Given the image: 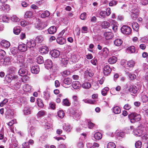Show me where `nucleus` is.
Instances as JSON below:
<instances>
[{
  "instance_id": "obj_32",
  "label": "nucleus",
  "mask_w": 148,
  "mask_h": 148,
  "mask_svg": "<svg viewBox=\"0 0 148 148\" xmlns=\"http://www.w3.org/2000/svg\"><path fill=\"white\" fill-rule=\"evenodd\" d=\"M125 71L126 72V73L128 75L129 77L131 79H134L136 78V75L134 74L130 73L127 71V70H125Z\"/></svg>"
},
{
  "instance_id": "obj_33",
  "label": "nucleus",
  "mask_w": 148,
  "mask_h": 148,
  "mask_svg": "<svg viewBox=\"0 0 148 148\" xmlns=\"http://www.w3.org/2000/svg\"><path fill=\"white\" fill-rule=\"evenodd\" d=\"M113 111L115 114H119L121 112V110L120 108L118 106H115L113 109Z\"/></svg>"
},
{
  "instance_id": "obj_3",
  "label": "nucleus",
  "mask_w": 148,
  "mask_h": 148,
  "mask_svg": "<svg viewBox=\"0 0 148 148\" xmlns=\"http://www.w3.org/2000/svg\"><path fill=\"white\" fill-rule=\"evenodd\" d=\"M121 30L122 33L127 35L131 33V29L129 27L126 25H124L121 28Z\"/></svg>"
},
{
  "instance_id": "obj_1",
  "label": "nucleus",
  "mask_w": 148,
  "mask_h": 148,
  "mask_svg": "<svg viewBox=\"0 0 148 148\" xmlns=\"http://www.w3.org/2000/svg\"><path fill=\"white\" fill-rule=\"evenodd\" d=\"M25 61L24 58L23 56L18 55L17 56L16 59L14 60V62L20 67H26L27 64Z\"/></svg>"
},
{
  "instance_id": "obj_52",
  "label": "nucleus",
  "mask_w": 148,
  "mask_h": 148,
  "mask_svg": "<svg viewBox=\"0 0 148 148\" xmlns=\"http://www.w3.org/2000/svg\"><path fill=\"white\" fill-rule=\"evenodd\" d=\"M70 73V72L69 70H67L64 71L62 73V75L64 77H66L68 75H69Z\"/></svg>"
},
{
  "instance_id": "obj_42",
  "label": "nucleus",
  "mask_w": 148,
  "mask_h": 148,
  "mask_svg": "<svg viewBox=\"0 0 148 148\" xmlns=\"http://www.w3.org/2000/svg\"><path fill=\"white\" fill-rule=\"evenodd\" d=\"M36 62L39 64H42L44 62L43 57L41 56L38 57L36 58Z\"/></svg>"
},
{
  "instance_id": "obj_22",
  "label": "nucleus",
  "mask_w": 148,
  "mask_h": 148,
  "mask_svg": "<svg viewBox=\"0 0 148 148\" xmlns=\"http://www.w3.org/2000/svg\"><path fill=\"white\" fill-rule=\"evenodd\" d=\"M49 50L48 48L46 47H42L40 49V51L42 53H47Z\"/></svg>"
},
{
  "instance_id": "obj_8",
  "label": "nucleus",
  "mask_w": 148,
  "mask_h": 148,
  "mask_svg": "<svg viewBox=\"0 0 148 148\" xmlns=\"http://www.w3.org/2000/svg\"><path fill=\"white\" fill-rule=\"evenodd\" d=\"M111 71V69L109 65L105 66L103 68V73L105 75H108L110 73Z\"/></svg>"
},
{
  "instance_id": "obj_40",
  "label": "nucleus",
  "mask_w": 148,
  "mask_h": 148,
  "mask_svg": "<svg viewBox=\"0 0 148 148\" xmlns=\"http://www.w3.org/2000/svg\"><path fill=\"white\" fill-rule=\"evenodd\" d=\"M32 16V13L30 11H27L24 15L25 18H28L31 17Z\"/></svg>"
},
{
  "instance_id": "obj_38",
  "label": "nucleus",
  "mask_w": 148,
  "mask_h": 148,
  "mask_svg": "<svg viewBox=\"0 0 148 148\" xmlns=\"http://www.w3.org/2000/svg\"><path fill=\"white\" fill-rule=\"evenodd\" d=\"M5 79L8 83H10L12 80V75H6Z\"/></svg>"
},
{
  "instance_id": "obj_24",
  "label": "nucleus",
  "mask_w": 148,
  "mask_h": 148,
  "mask_svg": "<svg viewBox=\"0 0 148 148\" xmlns=\"http://www.w3.org/2000/svg\"><path fill=\"white\" fill-rule=\"evenodd\" d=\"M117 60L116 57L112 56L108 59V62L110 64H113L116 62Z\"/></svg>"
},
{
  "instance_id": "obj_16",
  "label": "nucleus",
  "mask_w": 148,
  "mask_h": 148,
  "mask_svg": "<svg viewBox=\"0 0 148 148\" xmlns=\"http://www.w3.org/2000/svg\"><path fill=\"white\" fill-rule=\"evenodd\" d=\"M45 65L48 69L51 68L52 66V61L50 59H47L45 62Z\"/></svg>"
},
{
  "instance_id": "obj_58",
  "label": "nucleus",
  "mask_w": 148,
  "mask_h": 148,
  "mask_svg": "<svg viewBox=\"0 0 148 148\" xmlns=\"http://www.w3.org/2000/svg\"><path fill=\"white\" fill-rule=\"evenodd\" d=\"M117 1L115 0H112L109 3L110 6H113L117 4Z\"/></svg>"
},
{
  "instance_id": "obj_61",
  "label": "nucleus",
  "mask_w": 148,
  "mask_h": 148,
  "mask_svg": "<svg viewBox=\"0 0 148 148\" xmlns=\"http://www.w3.org/2000/svg\"><path fill=\"white\" fill-rule=\"evenodd\" d=\"M22 76L23 77L22 78V79L23 82H25L28 80L29 77L27 75H23Z\"/></svg>"
},
{
  "instance_id": "obj_44",
  "label": "nucleus",
  "mask_w": 148,
  "mask_h": 148,
  "mask_svg": "<svg viewBox=\"0 0 148 148\" xmlns=\"http://www.w3.org/2000/svg\"><path fill=\"white\" fill-rule=\"evenodd\" d=\"M50 15L49 12L48 11H45L44 13L41 14V17L42 18H44L46 17H47Z\"/></svg>"
},
{
  "instance_id": "obj_43",
  "label": "nucleus",
  "mask_w": 148,
  "mask_h": 148,
  "mask_svg": "<svg viewBox=\"0 0 148 148\" xmlns=\"http://www.w3.org/2000/svg\"><path fill=\"white\" fill-rule=\"evenodd\" d=\"M8 71L10 73H14L16 71V68L13 66H10L8 69Z\"/></svg>"
},
{
  "instance_id": "obj_64",
  "label": "nucleus",
  "mask_w": 148,
  "mask_h": 148,
  "mask_svg": "<svg viewBox=\"0 0 148 148\" xmlns=\"http://www.w3.org/2000/svg\"><path fill=\"white\" fill-rule=\"evenodd\" d=\"M36 40H38V42H41L43 40V38L42 36H38L36 38Z\"/></svg>"
},
{
  "instance_id": "obj_62",
  "label": "nucleus",
  "mask_w": 148,
  "mask_h": 148,
  "mask_svg": "<svg viewBox=\"0 0 148 148\" xmlns=\"http://www.w3.org/2000/svg\"><path fill=\"white\" fill-rule=\"evenodd\" d=\"M20 32L21 30L19 29H16L15 28L14 29L13 32L15 34H18L20 33Z\"/></svg>"
},
{
  "instance_id": "obj_26",
  "label": "nucleus",
  "mask_w": 148,
  "mask_h": 148,
  "mask_svg": "<svg viewBox=\"0 0 148 148\" xmlns=\"http://www.w3.org/2000/svg\"><path fill=\"white\" fill-rule=\"evenodd\" d=\"M69 58L67 57L62 56L61 60V63L64 65H66L68 63Z\"/></svg>"
},
{
  "instance_id": "obj_54",
  "label": "nucleus",
  "mask_w": 148,
  "mask_h": 148,
  "mask_svg": "<svg viewBox=\"0 0 148 148\" xmlns=\"http://www.w3.org/2000/svg\"><path fill=\"white\" fill-rule=\"evenodd\" d=\"M142 146V143L141 141L138 140L135 143V146L136 148H140Z\"/></svg>"
},
{
  "instance_id": "obj_60",
  "label": "nucleus",
  "mask_w": 148,
  "mask_h": 148,
  "mask_svg": "<svg viewBox=\"0 0 148 148\" xmlns=\"http://www.w3.org/2000/svg\"><path fill=\"white\" fill-rule=\"evenodd\" d=\"M106 16H108L110 15L111 13V11L110 8H107L106 10Z\"/></svg>"
},
{
  "instance_id": "obj_59",
  "label": "nucleus",
  "mask_w": 148,
  "mask_h": 148,
  "mask_svg": "<svg viewBox=\"0 0 148 148\" xmlns=\"http://www.w3.org/2000/svg\"><path fill=\"white\" fill-rule=\"evenodd\" d=\"M22 148H29L30 147L29 143L28 142H25L22 144Z\"/></svg>"
},
{
  "instance_id": "obj_63",
  "label": "nucleus",
  "mask_w": 148,
  "mask_h": 148,
  "mask_svg": "<svg viewBox=\"0 0 148 148\" xmlns=\"http://www.w3.org/2000/svg\"><path fill=\"white\" fill-rule=\"evenodd\" d=\"M86 13H83L81 14L80 18L82 20H84L86 18Z\"/></svg>"
},
{
  "instance_id": "obj_15",
  "label": "nucleus",
  "mask_w": 148,
  "mask_h": 148,
  "mask_svg": "<svg viewBox=\"0 0 148 148\" xmlns=\"http://www.w3.org/2000/svg\"><path fill=\"white\" fill-rule=\"evenodd\" d=\"M1 10L5 12H8L10 10L9 6L6 4H4L1 6Z\"/></svg>"
},
{
  "instance_id": "obj_20",
  "label": "nucleus",
  "mask_w": 148,
  "mask_h": 148,
  "mask_svg": "<svg viewBox=\"0 0 148 148\" xmlns=\"http://www.w3.org/2000/svg\"><path fill=\"white\" fill-rule=\"evenodd\" d=\"M3 62V64L4 65H7L10 64V58L6 57H5L4 60H2L1 62Z\"/></svg>"
},
{
  "instance_id": "obj_29",
  "label": "nucleus",
  "mask_w": 148,
  "mask_h": 148,
  "mask_svg": "<svg viewBox=\"0 0 148 148\" xmlns=\"http://www.w3.org/2000/svg\"><path fill=\"white\" fill-rule=\"evenodd\" d=\"M80 85L79 82L78 81L74 82L72 83V86L75 89H77L80 87Z\"/></svg>"
},
{
  "instance_id": "obj_35",
  "label": "nucleus",
  "mask_w": 148,
  "mask_h": 148,
  "mask_svg": "<svg viewBox=\"0 0 148 148\" xmlns=\"http://www.w3.org/2000/svg\"><path fill=\"white\" fill-rule=\"evenodd\" d=\"M63 128L64 130L67 132H70L71 130L70 126L68 124H66L63 125Z\"/></svg>"
},
{
  "instance_id": "obj_41",
  "label": "nucleus",
  "mask_w": 148,
  "mask_h": 148,
  "mask_svg": "<svg viewBox=\"0 0 148 148\" xmlns=\"http://www.w3.org/2000/svg\"><path fill=\"white\" fill-rule=\"evenodd\" d=\"M140 98L143 102L148 101V97L145 95L142 94L141 95Z\"/></svg>"
},
{
  "instance_id": "obj_56",
  "label": "nucleus",
  "mask_w": 148,
  "mask_h": 148,
  "mask_svg": "<svg viewBox=\"0 0 148 148\" xmlns=\"http://www.w3.org/2000/svg\"><path fill=\"white\" fill-rule=\"evenodd\" d=\"M99 15L101 18H104L106 16V11H101L99 13Z\"/></svg>"
},
{
  "instance_id": "obj_55",
  "label": "nucleus",
  "mask_w": 148,
  "mask_h": 148,
  "mask_svg": "<svg viewBox=\"0 0 148 148\" xmlns=\"http://www.w3.org/2000/svg\"><path fill=\"white\" fill-rule=\"evenodd\" d=\"M127 49L129 50L131 53H133L136 52L135 48L134 46H131L128 47Z\"/></svg>"
},
{
  "instance_id": "obj_14",
  "label": "nucleus",
  "mask_w": 148,
  "mask_h": 148,
  "mask_svg": "<svg viewBox=\"0 0 148 148\" xmlns=\"http://www.w3.org/2000/svg\"><path fill=\"white\" fill-rule=\"evenodd\" d=\"M27 45L22 44L19 45L18 46V49L21 51L24 52L27 50Z\"/></svg>"
},
{
  "instance_id": "obj_12",
  "label": "nucleus",
  "mask_w": 148,
  "mask_h": 148,
  "mask_svg": "<svg viewBox=\"0 0 148 148\" xmlns=\"http://www.w3.org/2000/svg\"><path fill=\"white\" fill-rule=\"evenodd\" d=\"M31 70L32 73L36 74L39 72L40 69L38 66H35L32 67Z\"/></svg>"
},
{
  "instance_id": "obj_46",
  "label": "nucleus",
  "mask_w": 148,
  "mask_h": 148,
  "mask_svg": "<svg viewBox=\"0 0 148 148\" xmlns=\"http://www.w3.org/2000/svg\"><path fill=\"white\" fill-rule=\"evenodd\" d=\"M109 90V88L108 87H106L104 88L101 90V94L103 96L106 95L107 92Z\"/></svg>"
},
{
  "instance_id": "obj_28",
  "label": "nucleus",
  "mask_w": 148,
  "mask_h": 148,
  "mask_svg": "<svg viewBox=\"0 0 148 148\" xmlns=\"http://www.w3.org/2000/svg\"><path fill=\"white\" fill-rule=\"evenodd\" d=\"M83 88L85 89H89L91 87V84L88 82H85L82 85Z\"/></svg>"
},
{
  "instance_id": "obj_53",
  "label": "nucleus",
  "mask_w": 148,
  "mask_h": 148,
  "mask_svg": "<svg viewBox=\"0 0 148 148\" xmlns=\"http://www.w3.org/2000/svg\"><path fill=\"white\" fill-rule=\"evenodd\" d=\"M21 86V84L20 83L18 82L14 84L13 86V88L14 89L17 90L20 88Z\"/></svg>"
},
{
  "instance_id": "obj_23",
  "label": "nucleus",
  "mask_w": 148,
  "mask_h": 148,
  "mask_svg": "<svg viewBox=\"0 0 148 148\" xmlns=\"http://www.w3.org/2000/svg\"><path fill=\"white\" fill-rule=\"evenodd\" d=\"M123 43L122 40L121 39H117L114 41L115 45L116 46H120Z\"/></svg>"
},
{
  "instance_id": "obj_25",
  "label": "nucleus",
  "mask_w": 148,
  "mask_h": 148,
  "mask_svg": "<svg viewBox=\"0 0 148 148\" xmlns=\"http://www.w3.org/2000/svg\"><path fill=\"white\" fill-rule=\"evenodd\" d=\"M56 41L60 44L63 45L65 43L66 40L63 38L58 37L56 39Z\"/></svg>"
},
{
  "instance_id": "obj_9",
  "label": "nucleus",
  "mask_w": 148,
  "mask_h": 148,
  "mask_svg": "<svg viewBox=\"0 0 148 148\" xmlns=\"http://www.w3.org/2000/svg\"><path fill=\"white\" fill-rule=\"evenodd\" d=\"M52 56L54 58H57L60 55V51L57 50H53L50 52Z\"/></svg>"
},
{
  "instance_id": "obj_5",
  "label": "nucleus",
  "mask_w": 148,
  "mask_h": 148,
  "mask_svg": "<svg viewBox=\"0 0 148 148\" xmlns=\"http://www.w3.org/2000/svg\"><path fill=\"white\" fill-rule=\"evenodd\" d=\"M135 64L133 60L129 61L127 64L126 68L125 70H128L129 71H131L133 69Z\"/></svg>"
},
{
  "instance_id": "obj_7",
  "label": "nucleus",
  "mask_w": 148,
  "mask_h": 148,
  "mask_svg": "<svg viewBox=\"0 0 148 148\" xmlns=\"http://www.w3.org/2000/svg\"><path fill=\"white\" fill-rule=\"evenodd\" d=\"M1 45L4 48L8 49L10 47V42L5 40H3L1 42Z\"/></svg>"
},
{
  "instance_id": "obj_2",
  "label": "nucleus",
  "mask_w": 148,
  "mask_h": 148,
  "mask_svg": "<svg viewBox=\"0 0 148 148\" xmlns=\"http://www.w3.org/2000/svg\"><path fill=\"white\" fill-rule=\"evenodd\" d=\"M128 117L131 122L132 123L139 121L141 118L140 115L135 112L129 114Z\"/></svg>"
},
{
  "instance_id": "obj_37",
  "label": "nucleus",
  "mask_w": 148,
  "mask_h": 148,
  "mask_svg": "<svg viewBox=\"0 0 148 148\" xmlns=\"http://www.w3.org/2000/svg\"><path fill=\"white\" fill-rule=\"evenodd\" d=\"M101 25L103 28H108L109 27L110 24L108 22L104 21L102 22Z\"/></svg>"
},
{
  "instance_id": "obj_49",
  "label": "nucleus",
  "mask_w": 148,
  "mask_h": 148,
  "mask_svg": "<svg viewBox=\"0 0 148 148\" xmlns=\"http://www.w3.org/2000/svg\"><path fill=\"white\" fill-rule=\"evenodd\" d=\"M116 147L115 144L113 142H111L108 143L107 145V148H115Z\"/></svg>"
},
{
  "instance_id": "obj_50",
  "label": "nucleus",
  "mask_w": 148,
  "mask_h": 148,
  "mask_svg": "<svg viewBox=\"0 0 148 148\" xmlns=\"http://www.w3.org/2000/svg\"><path fill=\"white\" fill-rule=\"evenodd\" d=\"M18 51L17 49L15 47L12 48L10 49L11 53L13 55L17 53H18Z\"/></svg>"
},
{
  "instance_id": "obj_30",
  "label": "nucleus",
  "mask_w": 148,
  "mask_h": 148,
  "mask_svg": "<svg viewBox=\"0 0 148 148\" xmlns=\"http://www.w3.org/2000/svg\"><path fill=\"white\" fill-rule=\"evenodd\" d=\"M36 130V128L33 126H31L30 127L29 131V133L30 134L32 137H33L34 136L35 134V131Z\"/></svg>"
},
{
  "instance_id": "obj_31",
  "label": "nucleus",
  "mask_w": 148,
  "mask_h": 148,
  "mask_svg": "<svg viewBox=\"0 0 148 148\" xmlns=\"http://www.w3.org/2000/svg\"><path fill=\"white\" fill-rule=\"evenodd\" d=\"M94 137L96 140H100L102 137V134L99 132H96L94 134Z\"/></svg>"
},
{
  "instance_id": "obj_18",
  "label": "nucleus",
  "mask_w": 148,
  "mask_h": 148,
  "mask_svg": "<svg viewBox=\"0 0 148 148\" xmlns=\"http://www.w3.org/2000/svg\"><path fill=\"white\" fill-rule=\"evenodd\" d=\"M101 51L103 56L105 58L107 57L109 52L108 48L106 47L103 48Z\"/></svg>"
},
{
  "instance_id": "obj_19",
  "label": "nucleus",
  "mask_w": 148,
  "mask_h": 148,
  "mask_svg": "<svg viewBox=\"0 0 148 148\" xmlns=\"http://www.w3.org/2000/svg\"><path fill=\"white\" fill-rule=\"evenodd\" d=\"M48 24L47 21L42 22L39 23L38 26L39 27V29H42L46 27Z\"/></svg>"
},
{
  "instance_id": "obj_6",
  "label": "nucleus",
  "mask_w": 148,
  "mask_h": 148,
  "mask_svg": "<svg viewBox=\"0 0 148 148\" xmlns=\"http://www.w3.org/2000/svg\"><path fill=\"white\" fill-rule=\"evenodd\" d=\"M139 13L137 9L133 10H132L131 17L133 20H135L138 16Z\"/></svg>"
},
{
  "instance_id": "obj_48",
  "label": "nucleus",
  "mask_w": 148,
  "mask_h": 148,
  "mask_svg": "<svg viewBox=\"0 0 148 148\" xmlns=\"http://www.w3.org/2000/svg\"><path fill=\"white\" fill-rule=\"evenodd\" d=\"M45 114V112L43 110H41L39 111L37 114L38 117H40L43 116Z\"/></svg>"
},
{
  "instance_id": "obj_11",
  "label": "nucleus",
  "mask_w": 148,
  "mask_h": 148,
  "mask_svg": "<svg viewBox=\"0 0 148 148\" xmlns=\"http://www.w3.org/2000/svg\"><path fill=\"white\" fill-rule=\"evenodd\" d=\"M28 72V71L24 68H21L18 71L19 75L21 76L27 75Z\"/></svg>"
},
{
  "instance_id": "obj_17",
  "label": "nucleus",
  "mask_w": 148,
  "mask_h": 148,
  "mask_svg": "<svg viewBox=\"0 0 148 148\" xmlns=\"http://www.w3.org/2000/svg\"><path fill=\"white\" fill-rule=\"evenodd\" d=\"M47 31L49 34H53L56 32V27L54 26H51L47 29Z\"/></svg>"
},
{
  "instance_id": "obj_51",
  "label": "nucleus",
  "mask_w": 148,
  "mask_h": 148,
  "mask_svg": "<svg viewBox=\"0 0 148 148\" xmlns=\"http://www.w3.org/2000/svg\"><path fill=\"white\" fill-rule=\"evenodd\" d=\"M62 101V102H68L69 100L67 99H64V97H61V98L58 97L56 99V102H60Z\"/></svg>"
},
{
  "instance_id": "obj_34",
  "label": "nucleus",
  "mask_w": 148,
  "mask_h": 148,
  "mask_svg": "<svg viewBox=\"0 0 148 148\" xmlns=\"http://www.w3.org/2000/svg\"><path fill=\"white\" fill-rule=\"evenodd\" d=\"M133 132L134 134L138 136H140L142 135V131L139 129H136L134 130Z\"/></svg>"
},
{
  "instance_id": "obj_4",
  "label": "nucleus",
  "mask_w": 148,
  "mask_h": 148,
  "mask_svg": "<svg viewBox=\"0 0 148 148\" xmlns=\"http://www.w3.org/2000/svg\"><path fill=\"white\" fill-rule=\"evenodd\" d=\"M71 114L74 115V117L76 119V120L79 119L81 116L82 114V112L79 110H74L71 111Z\"/></svg>"
},
{
  "instance_id": "obj_10",
  "label": "nucleus",
  "mask_w": 148,
  "mask_h": 148,
  "mask_svg": "<svg viewBox=\"0 0 148 148\" xmlns=\"http://www.w3.org/2000/svg\"><path fill=\"white\" fill-rule=\"evenodd\" d=\"M26 45L28 47L31 48L34 47L36 45V43L34 40L31 39L28 41Z\"/></svg>"
},
{
  "instance_id": "obj_57",
  "label": "nucleus",
  "mask_w": 148,
  "mask_h": 148,
  "mask_svg": "<svg viewBox=\"0 0 148 148\" xmlns=\"http://www.w3.org/2000/svg\"><path fill=\"white\" fill-rule=\"evenodd\" d=\"M11 19L12 21L14 22H17L19 21V19L16 16L13 15L11 17Z\"/></svg>"
},
{
  "instance_id": "obj_45",
  "label": "nucleus",
  "mask_w": 148,
  "mask_h": 148,
  "mask_svg": "<svg viewBox=\"0 0 148 148\" xmlns=\"http://www.w3.org/2000/svg\"><path fill=\"white\" fill-rule=\"evenodd\" d=\"M31 110L29 107H25L24 109V112L25 115H28L30 113Z\"/></svg>"
},
{
  "instance_id": "obj_36",
  "label": "nucleus",
  "mask_w": 148,
  "mask_h": 148,
  "mask_svg": "<svg viewBox=\"0 0 148 148\" xmlns=\"http://www.w3.org/2000/svg\"><path fill=\"white\" fill-rule=\"evenodd\" d=\"M0 19L3 22H8L9 18L5 15H1L0 16Z\"/></svg>"
},
{
  "instance_id": "obj_47",
  "label": "nucleus",
  "mask_w": 148,
  "mask_h": 148,
  "mask_svg": "<svg viewBox=\"0 0 148 148\" xmlns=\"http://www.w3.org/2000/svg\"><path fill=\"white\" fill-rule=\"evenodd\" d=\"M58 115L59 117L61 118H63L64 115V113L62 110H59L58 112Z\"/></svg>"
},
{
  "instance_id": "obj_13",
  "label": "nucleus",
  "mask_w": 148,
  "mask_h": 148,
  "mask_svg": "<svg viewBox=\"0 0 148 148\" xmlns=\"http://www.w3.org/2000/svg\"><path fill=\"white\" fill-rule=\"evenodd\" d=\"M104 35L106 40H109L112 39L113 36V34L111 32H107L104 33Z\"/></svg>"
},
{
  "instance_id": "obj_39",
  "label": "nucleus",
  "mask_w": 148,
  "mask_h": 148,
  "mask_svg": "<svg viewBox=\"0 0 148 148\" xmlns=\"http://www.w3.org/2000/svg\"><path fill=\"white\" fill-rule=\"evenodd\" d=\"M133 29L136 31L138 30L139 29V25L138 23L136 22H134L132 24Z\"/></svg>"
},
{
  "instance_id": "obj_21",
  "label": "nucleus",
  "mask_w": 148,
  "mask_h": 148,
  "mask_svg": "<svg viewBox=\"0 0 148 148\" xmlns=\"http://www.w3.org/2000/svg\"><path fill=\"white\" fill-rule=\"evenodd\" d=\"M129 90L131 92L133 93H136L137 91V88L135 86L132 85L130 86Z\"/></svg>"
},
{
  "instance_id": "obj_27",
  "label": "nucleus",
  "mask_w": 148,
  "mask_h": 148,
  "mask_svg": "<svg viewBox=\"0 0 148 148\" xmlns=\"http://www.w3.org/2000/svg\"><path fill=\"white\" fill-rule=\"evenodd\" d=\"M63 82L64 84L69 85L72 83V80L70 78L67 77L64 79Z\"/></svg>"
}]
</instances>
